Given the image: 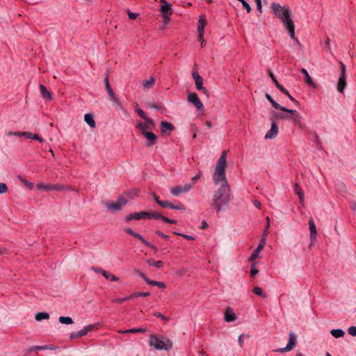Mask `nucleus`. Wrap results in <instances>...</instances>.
<instances>
[{
	"label": "nucleus",
	"instance_id": "obj_61",
	"mask_svg": "<svg viewBox=\"0 0 356 356\" xmlns=\"http://www.w3.org/2000/svg\"><path fill=\"white\" fill-rule=\"evenodd\" d=\"M124 230H125V232H126L127 234H130V235H131V236H134L136 235V232H134L131 228H130V227H127Z\"/></svg>",
	"mask_w": 356,
	"mask_h": 356
},
{
	"label": "nucleus",
	"instance_id": "obj_49",
	"mask_svg": "<svg viewBox=\"0 0 356 356\" xmlns=\"http://www.w3.org/2000/svg\"><path fill=\"white\" fill-rule=\"evenodd\" d=\"M125 220L127 222H130L133 220H136V213H129V215L126 216H125Z\"/></svg>",
	"mask_w": 356,
	"mask_h": 356
},
{
	"label": "nucleus",
	"instance_id": "obj_62",
	"mask_svg": "<svg viewBox=\"0 0 356 356\" xmlns=\"http://www.w3.org/2000/svg\"><path fill=\"white\" fill-rule=\"evenodd\" d=\"M86 334H87V333L85 331L84 328H83L77 332V336H79V338H81Z\"/></svg>",
	"mask_w": 356,
	"mask_h": 356
},
{
	"label": "nucleus",
	"instance_id": "obj_17",
	"mask_svg": "<svg viewBox=\"0 0 356 356\" xmlns=\"http://www.w3.org/2000/svg\"><path fill=\"white\" fill-rule=\"evenodd\" d=\"M175 129L174 126L166 121L161 122V132L163 135L170 134V133Z\"/></svg>",
	"mask_w": 356,
	"mask_h": 356
},
{
	"label": "nucleus",
	"instance_id": "obj_19",
	"mask_svg": "<svg viewBox=\"0 0 356 356\" xmlns=\"http://www.w3.org/2000/svg\"><path fill=\"white\" fill-rule=\"evenodd\" d=\"M236 318V316L233 310L230 307L227 308L225 312V321L227 322H232L235 321Z\"/></svg>",
	"mask_w": 356,
	"mask_h": 356
},
{
	"label": "nucleus",
	"instance_id": "obj_22",
	"mask_svg": "<svg viewBox=\"0 0 356 356\" xmlns=\"http://www.w3.org/2000/svg\"><path fill=\"white\" fill-rule=\"evenodd\" d=\"M85 122L92 128L95 127V122L94 120V116L91 113H87L84 115Z\"/></svg>",
	"mask_w": 356,
	"mask_h": 356
},
{
	"label": "nucleus",
	"instance_id": "obj_35",
	"mask_svg": "<svg viewBox=\"0 0 356 356\" xmlns=\"http://www.w3.org/2000/svg\"><path fill=\"white\" fill-rule=\"evenodd\" d=\"M136 112L144 120H147V122H149V123H152V119H151L150 118L147 117L142 109L136 108Z\"/></svg>",
	"mask_w": 356,
	"mask_h": 356
},
{
	"label": "nucleus",
	"instance_id": "obj_36",
	"mask_svg": "<svg viewBox=\"0 0 356 356\" xmlns=\"http://www.w3.org/2000/svg\"><path fill=\"white\" fill-rule=\"evenodd\" d=\"M58 321L62 324L69 325L73 323V320L69 316H60Z\"/></svg>",
	"mask_w": 356,
	"mask_h": 356
},
{
	"label": "nucleus",
	"instance_id": "obj_44",
	"mask_svg": "<svg viewBox=\"0 0 356 356\" xmlns=\"http://www.w3.org/2000/svg\"><path fill=\"white\" fill-rule=\"evenodd\" d=\"M294 191L298 197L304 195L302 190L298 184H294Z\"/></svg>",
	"mask_w": 356,
	"mask_h": 356
},
{
	"label": "nucleus",
	"instance_id": "obj_21",
	"mask_svg": "<svg viewBox=\"0 0 356 356\" xmlns=\"http://www.w3.org/2000/svg\"><path fill=\"white\" fill-rule=\"evenodd\" d=\"M301 72L305 75V83L309 86L310 87L315 88H316V83L312 81L311 76H309L308 72L305 69H301Z\"/></svg>",
	"mask_w": 356,
	"mask_h": 356
},
{
	"label": "nucleus",
	"instance_id": "obj_23",
	"mask_svg": "<svg viewBox=\"0 0 356 356\" xmlns=\"http://www.w3.org/2000/svg\"><path fill=\"white\" fill-rule=\"evenodd\" d=\"M346 86V76H339L338 84H337V90L339 92H343L345 87Z\"/></svg>",
	"mask_w": 356,
	"mask_h": 356
},
{
	"label": "nucleus",
	"instance_id": "obj_55",
	"mask_svg": "<svg viewBox=\"0 0 356 356\" xmlns=\"http://www.w3.org/2000/svg\"><path fill=\"white\" fill-rule=\"evenodd\" d=\"M185 207L183 204H173L172 209H177V210H185Z\"/></svg>",
	"mask_w": 356,
	"mask_h": 356
},
{
	"label": "nucleus",
	"instance_id": "obj_56",
	"mask_svg": "<svg viewBox=\"0 0 356 356\" xmlns=\"http://www.w3.org/2000/svg\"><path fill=\"white\" fill-rule=\"evenodd\" d=\"M341 67V75L340 76H346V65L340 62Z\"/></svg>",
	"mask_w": 356,
	"mask_h": 356
},
{
	"label": "nucleus",
	"instance_id": "obj_10",
	"mask_svg": "<svg viewBox=\"0 0 356 356\" xmlns=\"http://www.w3.org/2000/svg\"><path fill=\"white\" fill-rule=\"evenodd\" d=\"M296 341L297 337L296 334L294 332H290L289 342L286 346L284 348L276 350V351L283 353L291 350L294 348Z\"/></svg>",
	"mask_w": 356,
	"mask_h": 356
},
{
	"label": "nucleus",
	"instance_id": "obj_4",
	"mask_svg": "<svg viewBox=\"0 0 356 356\" xmlns=\"http://www.w3.org/2000/svg\"><path fill=\"white\" fill-rule=\"evenodd\" d=\"M149 344L156 350H168L172 347L170 339L163 336L151 335Z\"/></svg>",
	"mask_w": 356,
	"mask_h": 356
},
{
	"label": "nucleus",
	"instance_id": "obj_11",
	"mask_svg": "<svg viewBox=\"0 0 356 356\" xmlns=\"http://www.w3.org/2000/svg\"><path fill=\"white\" fill-rule=\"evenodd\" d=\"M188 101L193 104L197 111H202L204 108L202 103L200 102L195 92H191L188 94Z\"/></svg>",
	"mask_w": 356,
	"mask_h": 356
},
{
	"label": "nucleus",
	"instance_id": "obj_51",
	"mask_svg": "<svg viewBox=\"0 0 356 356\" xmlns=\"http://www.w3.org/2000/svg\"><path fill=\"white\" fill-rule=\"evenodd\" d=\"M23 132L22 131H8L7 136H22Z\"/></svg>",
	"mask_w": 356,
	"mask_h": 356
},
{
	"label": "nucleus",
	"instance_id": "obj_54",
	"mask_svg": "<svg viewBox=\"0 0 356 356\" xmlns=\"http://www.w3.org/2000/svg\"><path fill=\"white\" fill-rule=\"evenodd\" d=\"M127 14L130 19H134L138 16V13H131L130 10H127Z\"/></svg>",
	"mask_w": 356,
	"mask_h": 356
},
{
	"label": "nucleus",
	"instance_id": "obj_6",
	"mask_svg": "<svg viewBox=\"0 0 356 356\" xmlns=\"http://www.w3.org/2000/svg\"><path fill=\"white\" fill-rule=\"evenodd\" d=\"M127 200L124 197H120L115 201H107L104 202V205L108 211L115 213L121 211L127 204Z\"/></svg>",
	"mask_w": 356,
	"mask_h": 356
},
{
	"label": "nucleus",
	"instance_id": "obj_2",
	"mask_svg": "<svg viewBox=\"0 0 356 356\" xmlns=\"http://www.w3.org/2000/svg\"><path fill=\"white\" fill-rule=\"evenodd\" d=\"M229 200V186L228 184H222L213 195L212 207L219 212L228 204Z\"/></svg>",
	"mask_w": 356,
	"mask_h": 356
},
{
	"label": "nucleus",
	"instance_id": "obj_32",
	"mask_svg": "<svg viewBox=\"0 0 356 356\" xmlns=\"http://www.w3.org/2000/svg\"><path fill=\"white\" fill-rule=\"evenodd\" d=\"M331 334L335 338L343 337L345 332L341 329H333L330 331Z\"/></svg>",
	"mask_w": 356,
	"mask_h": 356
},
{
	"label": "nucleus",
	"instance_id": "obj_33",
	"mask_svg": "<svg viewBox=\"0 0 356 356\" xmlns=\"http://www.w3.org/2000/svg\"><path fill=\"white\" fill-rule=\"evenodd\" d=\"M103 276L107 279L111 280V282H117L119 280V278L116 277L115 275L111 273L109 271L105 270V272H103Z\"/></svg>",
	"mask_w": 356,
	"mask_h": 356
},
{
	"label": "nucleus",
	"instance_id": "obj_1",
	"mask_svg": "<svg viewBox=\"0 0 356 356\" xmlns=\"http://www.w3.org/2000/svg\"><path fill=\"white\" fill-rule=\"evenodd\" d=\"M273 14L278 17L288 30L290 37L298 42L295 37V26L293 21L290 17L291 10L289 8L282 6L280 3L273 2L271 6Z\"/></svg>",
	"mask_w": 356,
	"mask_h": 356
},
{
	"label": "nucleus",
	"instance_id": "obj_16",
	"mask_svg": "<svg viewBox=\"0 0 356 356\" xmlns=\"http://www.w3.org/2000/svg\"><path fill=\"white\" fill-rule=\"evenodd\" d=\"M278 134V127L275 122L271 123L270 129L265 135L266 139H273Z\"/></svg>",
	"mask_w": 356,
	"mask_h": 356
},
{
	"label": "nucleus",
	"instance_id": "obj_31",
	"mask_svg": "<svg viewBox=\"0 0 356 356\" xmlns=\"http://www.w3.org/2000/svg\"><path fill=\"white\" fill-rule=\"evenodd\" d=\"M147 263L149 266H154L156 268H161L163 266V263L161 260L155 261H153L152 259H147Z\"/></svg>",
	"mask_w": 356,
	"mask_h": 356
},
{
	"label": "nucleus",
	"instance_id": "obj_13",
	"mask_svg": "<svg viewBox=\"0 0 356 356\" xmlns=\"http://www.w3.org/2000/svg\"><path fill=\"white\" fill-rule=\"evenodd\" d=\"M140 134L143 136H145L147 139V141L145 143L146 146L151 147L156 143V140H157V136L152 131H145V132L140 133Z\"/></svg>",
	"mask_w": 356,
	"mask_h": 356
},
{
	"label": "nucleus",
	"instance_id": "obj_46",
	"mask_svg": "<svg viewBox=\"0 0 356 356\" xmlns=\"http://www.w3.org/2000/svg\"><path fill=\"white\" fill-rule=\"evenodd\" d=\"M277 118H282L287 120H291V114L287 113L286 114H276L275 115Z\"/></svg>",
	"mask_w": 356,
	"mask_h": 356
},
{
	"label": "nucleus",
	"instance_id": "obj_52",
	"mask_svg": "<svg viewBox=\"0 0 356 356\" xmlns=\"http://www.w3.org/2000/svg\"><path fill=\"white\" fill-rule=\"evenodd\" d=\"M135 273L138 274L140 277H142L145 281L146 283L147 280H149V278L146 277L145 275L143 273L140 272L139 270H135Z\"/></svg>",
	"mask_w": 356,
	"mask_h": 356
},
{
	"label": "nucleus",
	"instance_id": "obj_7",
	"mask_svg": "<svg viewBox=\"0 0 356 356\" xmlns=\"http://www.w3.org/2000/svg\"><path fill=\"white\" fill-rule=\"evenodd\" d=\"M193 186H194V182H191L188 184H185L184 185L175 186V187H172L170 188V193L174 196L177 197L183 193L188 192Z\"/></svg>",
	"mask_w": 356,
	"mask_h": 356
},
{
	"label": "nucleus",
	"instance_id": "obj_30",
	"mask_svg": "<svg viewBox=\"0 0 356 356\" xmlns=\"http://www.w3.org/2000/svg\"><path fill=\"white\" fill-rule=\"evenodd\" d=\"M104 83H105V88H106L108 95L110 97L113 96V95H115V93L109 84V80H108V75L104 79Z\"/></svg>",
	"mask_w": 356,
	"mask_h": 356
},
{
	"label": "nucleus",
	"instance_id": "obj_27",
	"mask_svg": "<svg viewBox=\"0 0 356 356\" xmlns=\"http://www.w3.org/2000/svg\"><path fill=\"white\" fill-rule=\"evenodd\" d=\"M40 89L44 98L48 100H51L52 99L51 92L47 90L44 86L42 84L40 85Z\"/></svg>",
	"mask_w": 356,
	"mask_h": 356
},
{
	"label": "nucleus",
	"instance_id": "obj_48",
	"mask_svg": "<svg viewBox=\"0 0 356 356\" xmlns=\"http://www.w3.org/2000/svg\"><path fill=\"white\" fill-rule=\"evenodd\" d=\"M173 234H176V235H179V236H181L182 237H184V238L186 239H188V240H194L195 239V237L191 236V235H188V234H180V233H177V232H174Z\"/></svg>",
	"mask_w": 356,
	"mask_h": 356
},
{
	"label": "nucleus",
	"instance_id": "obj_41",
	"mask_svg": "<svg viewBox=\"0 0 356 356\" xmlns=\"http://www.w3.org/2000/svg\"><path fill=\"white\" fill-rule=\"evenodd\" d=\"M159 204L163 208L172 209V203L167 200H161L160 202H159Z\"/></svg>",
	"mask_w": 356,
	"mask_h": 356
},
{
	"label": "nucleus",
	"instance_id": "obj_43",
	"mask_svg": "<svg viewBox=\"0 0 356 356\" xmlns=\"http://www.w3.org/2000/svg\"><path fill=\"white\" fill-rule=\"evenodd\" d=\"M97 327H98L97 324H90V325H88L85 326L83 328H84L85 331L86 332V333L88 334L89 332H90L95 329H97Z\"/></svg>",
	"mask_w": 356,
	"mask_h": 356
},
{
	"label": "nucleus",
	"instance_id": "obj_42",
	"mask_svg": "<svg viewBox=\"0 0 356 356\" xmlns=\"http://www.w3.org/2000/svg\"><path fill=\"white\" fill-rule=\"evenodd\" d=\"M19 179L22 183H23L26 186H27L30 190H32L34 187V184L32 182H30L24 179H23L22 177H19Z\"/></svg>",
	"mask_w": 356,
	"mask_h": 356
},
{
	"label": "nucleus",
	"instance_id": "obj_47",
	"mask_svg": "<svg viewBox=\"0 0 356 356\" xmlns=\"http://www.w3.org/2000/svg\"><path fill=\"white\" fill-rule=\"evenodd\" d=\"M36 348L40 350H53L54 349L52 346H49V345L36 346Z\"/></svg>",
	"mask_w": 356,
	"mask_h": 356
},
{
	"label": "nucleus",
	"instance_id": "obj_63",
	"mask_svg": "<svg viewBox=\"0 0 356 356\" xmlns=\"http://www.w3.org/2000/svg\"><path fill=\"white\" fill-rule=\"evenodd\" d=\"M138 298V297H147L149 296V293L148 292H137Z\"/></svg>",
	"mask_w": 356,
	"mask_h": 356
},
{
	"label": "nucleus",
	"instance_id": "obj_26",
	"mask_svg": "<svg viewBox=\"0 0 356 356\" xmlns=\"http://www.w3.org/2000/svg\"><path fill=\"white\" fill-rule=\"evenodd\" d=\"M155 83V79L154 76H151L147 80H144L142 82V85L145 88L149 89L153 87Z\"/></svg>",
	"mask_w": 356,
	"mask_h": 356
},
{
	"label": "nucleus",
	"instance_id": "obj_58",
	"mask_svg": "<svg viewBox=\"0 0 356 356\" xmlns=\"http://www.w3.org/2000/svg\"><path fill=\"white\" fill-rule=\"evenodd\" d=\"M155 233L156 235H158L161 238H164L165 240L168 239V238H169V236L168 235H166L165 234H164L163 232H162L161 231H156Z\"/></svg>",
	"mask_w": 356,
	"mask_h": 356
},
{
	"label": "nucleus",
	"instance_id": "obj_59",
	"mask_svg": "<svg viewBox=\"0 0 356 356\" xmlns=\"http://www.w3.org/2000/svg\"><path fill=\"white\" fill-rule=\"evenodd\" d=\"M254 264H253L252 265V268H251V270H250V276L252 277H254L258 273V270L254 268Z\"/></svg>",
	"mask_w": 356,
	"mask_h": 356
},
{
	"label": "nucleus",
	"instance_id": "obj_25",
	"mask_svg": "<svg viewBox=\"0 0 356 356\" xmlns=\"http://www.w3.org/2000/svg\"><path fill=\"white\" fill-rule=\"evenodd\" d=\"M195 83L196 88L198 90L203 92L204 94L207 93V92H208L207 90L204 87H203V82H202V77L196 79V80H195Z\"/></svg>",
	"mask_w": 356,
	"mask_h": 356
},
{
	"label": "nucleus",
	"instance_id": "obj_40",
	"mask_svg": "<svg viewBox=\"0 0 356 356\" xmlns=\"http://www.w3.org/2000/svg\"><path fill=\"white\" fill-rule=\"evenodd\" d=\"M146 331L145 329H143V328H132V329H129V330H126L124 331H123L122 332L123 333H136V332H145Z\"/></svg>",
	"mask_w": 356,
	"mask_h": 356
},
{
	"label": "nucleus",
	"instance_id": "obj_28",
	"mask_svg": "<svg viewBox=\"0 0 356 356\" xmlns=\"http://www.w3.org/2000/svg\"><path fill=\"white\" fill-rule=\"evenodd\" d=\"M206 25V22L203 19L202 16L199 17L198 20V26H197V31L198 33H204V27Z\"/></svg>",
	"mask_w": 356,
	"mask_h": 356
},
{
	"label": "nucleus",
	"instance_id": "obj_15",
	"mask_svg": "<svg viewBox=\"0 0 356 356\" xmlns=\"http://www.w3.org/2000/svg\"><path fill=\"white\" fill-rule=\"evenodd\" d=\"M155 126L154 122L152 120V123L147 122V120L145 122H140L137 124L136 128L140 133H143L148 130H151Z\"/></svg>",
	"mask_w": 356,
	"mask_h": 356
},
{
	"label": "nucleus",
	"instance_id": "obj_12",
	"mask_svg": "<svg viewBox=\"0 0 356 356\" xmlns=\"http://www.w3.org/2000/svg\"><path fill=\"white\" fill-rule=\"evenodd\" d=\"M162 5L160 8L162 17H166L167 15H172V5L167 2L165 0H160Z\"/></svg>",
	"mask_w": 356,
	"mask_h": 356
},
{
	"label": "nucleus",
	"instance_id": "obj_20",
	"mask_svg": "<svg viewBox=\"0 0 356 356\" xmlns=\"http://www.w3.org/2000/svg\"><path fill=\"white\" fill-rule=\"evenodd\" d=\"M22 136L27 139L36 140L40 143H42L44 142V140L41 137H40L38 134H33L29 131H23Z\"/></svg>",
	"mask_w": 356,
	"mask_h": 356
},
{
	"label": "nucleus",
	"instance_id": "obj_5",
	"mask_svg": "<svg viewBox=\"0 0 356 356\" xmlns=\"http://www.w3.org/2000/svg\"><path fill=\"white\" fill-rule=\"evenodd\" d=\"M136 220L140 219H150L154 218L156 220H162L165 222L176 224L177 221L172 219L168 218L162 214L157 212H147V211H140L136 213Z\"/></svg>",
	"mask_w": 356,
	"mask_h": 356
},
{
	"label": "nucleus",
	"instance_id": "obj_18",
	"mask_svg": "<svg viewBox=\"0 0 356 356\" xmlns=\"http://www.w3.org/2000/svg\"><path fill=\"white\" fill-rule=\"evenodd\" d=\"M309 229L310 231V239L311 241H313V242H315L316 240L317 232L315 223L312 219L309 220Z\"/></svg>",
	"mask_w": 356,
	"mask_h": 356
},
{
	"label": "nucleus",
	"instance_id": "obj_39",
	"mask_svg": "<svg viewBox=\"0 0 356 356\" xmlns=\"http://www.w3.org/2000/svg\"><path fill=\"white\" fill-rule=\"evenodd\" d=\"M134 237L139 239L147 247H152V245L140 234L136 233Z\"/></svg>",
	"mask_w": 356,
	"mask_h": 356
},
{
	"label": "nucleus",
	"instance_id": "obj_37",
	"mask_svg": "<svg viewBox=\"0 0 356 356\" xmlns=\"http://www.w3.org/2000/svg\"><path fill=\"white\" fill-rule=\"evenodd\" d=\"M252 291H253L254 293H255L256 295L261 296L264 298H266V293L264 291V290L261 287L255 286L253 288Z\"/></svg>",
	"mask_w": 356,
	"mask_h": 356
},
{
	"label": "nucleus",
	"instance_id": "obj_45",
	"mask_svg": "<svg viewBox=\"0 0 356 356\" xmlns=\"http://www.w3.org/2000/svg\"><path fill=\"white\" fill-rule=\"evenodd\" d=\"M110 97H111V102L113 103L114 105L119 106L120 108H122L120 102L118 98L115 96V95H113V96H111Z\"/></svg>",
	"mask_w": 356,
	"mask_h": 356
},
{
	"label": "nucleus",
	"instance_id": "obj_9",
	"mask_svg": "<svg viewBox=\"0 0 356 356\" xmlns=\"http://www.w3.org/2000/svg\"><path fill=\"white\" fill-rule=\"evenodd\" d=\"M37 187L39 190L44 191H63L65 189V187L61 184H44L42 183L38 184Z\"/></svg>",
	"mask_w": 356,
	"mask_h": 356
},
{
	"label": "nucleus",
	"instance_id": "obj_34",
	"mask_svg": "<svg viewBox=\"0 0 356 356\" xmlns=\"http://www.w3.org/2000/svg\"><path fill=\"white\" fill-rule=\"evenodd\" d=\"M35 318L37 321H40L44 319H49V314L47 312H38L35 314Z\"/></svg>",
	"mask_w": 356,
	"mask_h": 356
},
{
	"label": "nucleus",
	"instance_id": "obj_60",
	"mask_svg": "<svg viewBox=\"0 0 356 356\" xmlns=\"http://www.w3.org/2000/svg\"><path fill=\"white\" fill-rule=\"evenodd\" d=\"M91 270H93L95 273H101L102 275H103V272H105L104 270H103V269H102L100 268H98V267H95V266H92L91 267Z\"/></svg>",
	"mask_w": 356,
	"mask_h": 356
},
{
	"label": "nucleus",
	"instance_id": "obj_29",
	"mask_svg": "<svg viewBox=\"0 0 356 356\" xmlns=\"http://www.w3.org/2000/svg\"><path fill=\"white\" fill-rule=\"evenodd\" d=\"M147 284L152 286H156L161 289H164L166 287V285L163 282L154 281L152 280H147Z\"/></svg>",
	"mask_w": 356,
	"mask_h": 356
},
{
	"label": "nucleus",
	"instance_id": "obj_57",
	"mask_svg": "<svg viewBox=\"0 0 356 356\" xmlns=\"http://www.w3.org/2000/svg\"><path fill=\"white\" fill-rule=\"evenodd\" d=\"M348 334L351 336H356V326H352L348 328Z\"/></svg>",
	"mask_w": 356,
	"mask_h": 356
},
{
	"label": "nucleus",
	"instance_id": "obj_53",
	"mask_svg": "<svg viewBox=\"0 0 356 356\" xmlns=\"http://www.w3.org/2000/svg\"><path fill=\"white\" fill-rule=\"evenodd\" d=\"M8 187L6 184L0 182V194L5 193L7 191Z\"/></svg>",
	"mask_w": 356,
	"mask_h": 356
},
{
	"label": "nucleus",
	"instance_id": "obj_14",
	"mask_svg": "<svg viewBox=\"0 0 356 356\" xmlns=\"http://www.w3.org/2000/svg\"><path fill=\"white\" fill-rule=\"evenodd\" d=\"M266 239L265 238V237H262L258 246L257 247V248L254 250V252L252 253L249 260L252 261H254V259H256L257 258L259 257V252L262 250V249L264 248L265 244H266Z\"/></svg>",
	"mask_w": 356,
	"mask_h": 356
},
{
	"label": "nucleus",
	"instance_id": "obj_24",
	"mask_svg": "<svg viewBox=\"0 0 356 356\" xmlns=\"http://www.w3.org/2000/svg\"><path fill=\"white\" fill-rule=\"evenodd\" d=\"M265 96L275 108L280 109L281 111L286 110L285 107L282 106L278 103H277L269 94L266 93Z\"/></svg>",
	"mask_w": 356,
	"mask_h": 356
},
{
	"label": "nucleus",
	"instance_id": "obj_3",
	"mask_svg": "<svg viewBox=\"0 0 356 356\" xmlns=\"http://www.w3.org/2000/svg\"><path fill=\"white\" fill-rule=\"evenodd\" d=\"M226 154V151L222 152V155L217 162L213 178V182L216 185H218L220 184H221V185L228 184L225 177V168L227 166Z\"/></svg>",
	"mask_w": 356,
	"mask_h": 356
},
{
	"label": "nucleus",
	"instance_id": "obj_50",
	"mask_svg": "<svg viewBox=\"0 0 356 356\" xmlns=\"http://www.w3.org/2000/svg\"><path fill=\"white\" fill-rule=\"evenodd\" d=\"M269 76L270 77V79H272L273 82L274 83V84L275 85L277 88L278 89V86H282V85L278 83V81L275 79L274 74L270 71H269Z\"/></svg>",
	"mask_w": 356,
	"mask_h": 356
},
{
	"label": "nucleus",
	"instance_id": "obj_8",
	"mask_svg": "<svg viewBox=\"0 0 356 356\" xmlns=\"http://www.w3.org/2000/svg\"><path fill=\"white\" fill-rule=\"evenodd\" d=\"M282 111L290 113L291 120L293 122V123L296 124L299 129H302L303 128V125L301 122L302 117L297 111L288 109L286 108V110H282Z\"/></svg>",
	"mask_w": 356,
	"mask_h": 356
},
{
	"label": "nucleus",
	"instance_id": "obj_64",
	"mask_svg": "<svg viewBox=\"0 0 356 356\" xmlns=\"http://www.w3.org/2000/svg\"><path fill=\"white\" fill-rule=\"evenodd\" d=\"M202 176V172H200L197 175H195V177H193L191 179V182H194L197 180H198Z\"/></svg>",
	"mask_w": 356,
	"mask_h": 356
},
{
	"label": "nucleus",
	"instance_id": "obj_38",
	"mask_svg": "<svg viewBox=\"0 0 356 356\" xmlns=\"http://www.w3.org/2000/svg\"><path fill=\"white\" fill-rule=\"evenodd\" d=\"M278 89L284 94H285L291 101L295 102V103H298V102L296 101V99L295 98H293L289 92V91L285 89L282 86H278Z\"/></svg>",
	"mask_w": 356,
	"mask_h": 356
}]
</instances>
